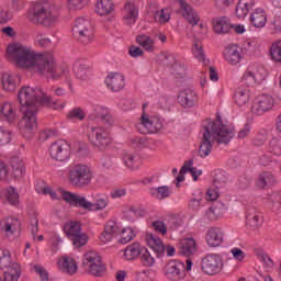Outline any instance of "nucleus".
<instances>
[{"mask_svg": "<svg viewBox=\"0 0 281 281\" xmlns=\"http://www.w3.org/2000/svg\"><path fill=\"white\" fill-rule=\"evenodd\" d=\"M267 150L274 157H281V137H272L267 145Z\"/></svg>", "mask_w": 281, "mask_h": 281, "instance_id": "obj_46", "label": "nucleus"}, {"mask_svg": "<svg viewBox=\"0 0 281 281\" xmlns=\"http://www.w3.org/2000/svg\"><path fill=\"white\" fill-rule=\"evenodd\" d=\"M18 101L21 106L36 109V104H49V97L38 88L24 86L18 91Z\"/></svg>", "mask_w": 281, "mask_h": 281, "instance_id": "obj_5", "label": "nucleus"}, {"mask_svg": "<svg viewBox=\"0 0 281 281\" xmlns=\"http://www.w3.org/2000/svg\"><path fill=\"white\" fill-rule=\"evenodd\" d=\"M184 267V262L169 261L164 268V276L167 280L181 281L186 278V273L183 272Z\"/></svg>", "mask_w": 281, "mask_h": 281, "instance_id": "obj_18", "label": "nucleus"}, {"mask_svg": "<svg viewBox=\"0 0 281 281\" xmlns=\"http://www.w3.org/2000/svg\"><path fill=\"white\" fill-rule=\"evenodd\" d=\"M123 22L125 25H135L139 19V9L134 1H127L122 11Z\"/></svg>", "mask_w": 281, "mask_h": 281, "instance_id": "obj_22", "label": "nucleus"}, {"mask_svg": "<svg viewBox=\"0 0 281 281\" xmlns=\"http://www.w3.org/2000/svg\"><path fill=\"white\" fill-rule=\"evenodd\" d=\"M262 225V213L256 210H248L246 213V227L251 232H256Z\"/></svg>", "mask_w": 281, "mask_h": 281, "instance_id": "obj_34", "label": "nucleus"}, {"mask_svg": "<svg viewBox=\"0 0 281 281\" xmlns=\"http://www.w3.org/2000/svg\"><path fill=\"white\" fill-rule=\"evenodd\" d=\"M34 41L40 45V47H49V45H52V40L43 36L41 31H36L34 33Z\"/></svg>", "mask_w": 281, "mask_h": 281, "instance_id": "obj_61", "label": "nucleus"}, {"mask_svg": "<svg viewBox=\"0 0 281 281\" xmlns=\"http://www.w3.org/2000/svg\"><path fill=\"white\" fill-rule=\"evenodd\" d=\"M138 133L146 135L148 133H159L164 128V120L159 116L143 112L140 120L136 125Z\"/></svg>", "mask_w": 281, "mask_h": 281, "instance_id": "obj_8", "label": "nucleus"}, {"mask_svg": "<svg viewBox=\"0 0 281 281\" xmlns=\"http://www.w3.org/2000/svg\"><path fill=\"white\" fill-rule=\"evenodd\" d=\"M251 100V91L249 88H245L239 86L234 94V101L239 106V109H247L249 106V102Z\"/></svg>", "mask_w": 281, "mask_h": 281, "instance_id": "obj_30", "label": "nucleus"}, {"mask_svg": "<svg viewBox=\"0 0 281 281\" xmlns=\"http://www.w3.org/2000/svg\"><path fill=\"white\" fill-rule=\"evenodd\" d=\"M136 43L144 49V52H147L148 54H153L154 52H157V41L155 37L148 35V34H139L136 36Z\"/></svg>", "mask_w": 281, "mask_h": 281, "instance_id": "obj_32", "label": "nucleus"}, {"mask_svg": "<svg viewBox=\"0 0 281 281\" xmlns=\"http://www.w3.org/2000/svg\"><path fill=\"white\" fill-rule=\"evenodd\" d=\"M227 213V207L221 205V206H215L210 210L209 216L210 218H223L225 214Z\"/></svg>", "mask_w": 281, "mask_h": 281, "instance_id": "obj_62", "label": "nucleus"}, {"mask_svg": "<svg viewBox=\"0 0 281 281\" xmlns=\"http://www.w3.org/2000/svg\"><path fill=\"white\" fill-rule=\"evenodd\" d=\"M231 255L236 262H245V260L247 259V252H245L239 247H233L231 249Z\"/></svg>", "mask_w": 281, "mask_h": 281, "instance_id": "obj_58", "label": "nucleus"}, {"mask_svg": "<svg viewBox=\"0 0 281 281\" xmlns=\"http://www.w3.org/2000/svg\"><path fill=\"white\" fill-rule=\"evenodd\" d=\"M178 102L184 109H192L199 102V94L192 89H184L178 94Z\"/></svg>", "mask_w": 281, "mask_h": 281, "instance_id": "obj_25", "label": "nucleus"}, {"mask_svg": "<svg viewBox=\"0 0 281 281\" xmlns=\"http://www.w3.org/2000/svg\"><path fill=\"white\" fill-rule=\"evenodd\" d=\"M36 113V108H26L22 119L19 121L18 126L24 137H32L38 127Z\"/></svg>", "mask_w": 281, "mask_h": 281, "instance_id": "obj_10", "label": "nucleus"}, {"mask_svg": "<svg viewBox=\"0 0 281 281\" xmlns=\"http://www.w3.org/2000/svg\"><path fill=\"white\" fill-rule=\"evenodd\" d=\"M74 71L76 78H79V80H85L87 76H89V68L87 65H85L83 61H77L74 64Z\"/></svg>", "mask_w": 281, "mask_h": 281, "instance_id": "obj_52", "label": "nucleus"}, {"mask_svg": "<svg viewBox=\"0 0 281 281\" xmlns=\"http://www.w3.org/2000/svg\"><path fill=\"white\" fill-rule=\"evenodd\" d=\"M225 240V232L221 227H211L206 233L209 247H221Z\"/></svg>", "mask_w": 281, "mask_h": 281, "instance_id": "obj_28", "label": "nucleus"}, {"mask_svg": "<svg viewBox=\"0 0 281 281\" xmlns=\"http://www.w3.org/2000/svg\"><path fill=\"white\" fill-rule=\"evenodd\" d=\"M145 248L146 246L142 245L139 241H135L125 248L123 256L125 260H136V258L142 256Z\"/></svg>", "mask_w": 281, "mask_h": 281, "instance_id": "obj_38", "label": "nucleus"}, {"mask_svg": "<svg viewBox=\"0 0 281 281\" xmlns=\"http://www.w3.org/2000/svg\"><path fill=\"white\" fill-rule=\"evenodd\" d=\"M276 181V178L273 177V173L266 171L259 175L257 179V186L258 188H267V186H271Z\"/></svg>", "mask_w": 281, "mask_h": 281, "instance_id": "obj_50", "label": "nucleus"}, {"mask_svg": "<svg viewBox=\"0 0 281 281\" xmlns=\"http://www.w3.org/2000/svg\"><path fill=\"white\" fill-rule=\"evenodd\" d=\"M139 261L142 267H145V269H150L151 267H155L157 260L153 257V254H150V250L145 247L143 251L140 252Z\"/></svg>", "mask_w": 281, "mask_h": 281, "instance_id": "obj_44", "label": "nucleus"}, {"mask_svg": "<svg viewBox=\"0 0 281 281\" xmlns=\"http://www.w3.org/2000/svg\"><path fill=\"white\" fill-rule=\"evenodd\" d=\"M227 180L223 175L216 176L212 187L206 191V201H216L221 196V190L225 188Z\"/></svg>", "mask_w": 281, "mask_h": 281, "instance_id": "obj_26", "label": "nucleus"}, {"mask_svg": "<svg viewBox=\"0 0 281 281\" xmlns=\"http://www.w3.org/2000/svg\"><path fill=\"white\" fill-rule=\"evenodd\" d=\"M165 221L167 223V231L169 229V232H176V229H179V227H181V220H179V217L175 215L169 216Z\"/></svg>", "mask_w": 281, "mask_h": 281, "instance_id": "obj_59", "label": "nucleus"}, {"mask_svg": "<svg viewBox=\"0 0 281 281\" xmlns=\"http://www.w3.org/2000/svg\"><path fill=\"white\" fill-rule=\"evenodd\" d=\"M151 227H154L155 232L161 234V236H166L168 234V226L166 221L157 220L151 223Z\"/></svg>", "mask_w": 281, "mask_h": 281, "instance_id": "obj_60", "label": "nucleus"}, {"mask_svg": "<svg viewBox=\"0 0 281 281\" xmlns=\"http://www.w3.org/2000/svg\"><path fill=\"white\" fill-rule=\"evenodd\" d=\"M0 117L3 122H8V124H14V122L19 120V114H16V110L12 102L5 101L0 104Z\"/></svg>", "mask_w": 281, "mask_h": 281, "instance_id": "obj_27", "label": "nucleus"}, {"mask_svg": "<svg viewBox=\"0 0 281 281\" xmlns=\"http://www.w3.org/2000/svg\"><path fill=\"white\" fill-rule=\"evenodd\" d=\"M71 205L72 207H83V210H89V212H102L109 207V198H99L97 201L90 202L80 194H71Z\"/></svg>", "mask_w": 281, "mask_h": 281, "instance_id": "obj_11", "label": "nucleus"}, {"mask_svg": "<svg viewBox=\"0 0 281 281\" xmlns=\"http://www.w3.org/2000/svg\"><path fill=\"white\" fill-rule=\"evenodd\" d=\"M192 55L198 59L199 63H205V52L203 50V43L199 38L193 40Z\"/></svg>", "mask_w": 281, "mask_h": 281, "instance_id": "obj_43", "label": "nucleus"}, {"mask_svg": "<svg viewBox=\"0 0 281 281\" xmlns=\"http://www.w3.org/2000/svg\"><path fill=\"white\" fill-rule=\"evenodd\" d=\"M0 199L9 205H19V191L14 187H8L1 191Z\"/></svg>", "mask_w": 281, "mask_h": 281, "instance_id": "obj_39", "label": "nucleus"}, {"mask_svg": "<svg viewBox=\"0 0 281 281\" xmlns=\"http://www.w3.org/2000/svg\"><path fill=\"white\" fill-rule=\"evenodd\" d=\"M186 170L191 175L193 181H199V178L203 175V170L194 167V160H188L184 162L182 166V172H186Z\"/></svg>", "mask_w": 281, "mask_h": 281, "instance_id": "obj_49", "label": "nucleus"}, {"mask_svg": "<svg viewBox=\"0 0 281 281\" xmlns=\"http://www.w3.org/2000/svg\"><path fill=\"white\" fill-rule=\"evenodd\" d=\"M35 191L37 194H48L53 201H59L60 198L56 193V191L52 190V188L44 186V187H38L35 186Z\"/></svg>", "mask_w": 281, "mask_h": 281, "instance_id": "obj_56", "label": "nucleus"}, {"mask_svg": "<svg viewBox=\"0 0 281 281\" xmlns=\"http://www.w3.org/2000/svg\"><path fill=\"white\" fill-rule=\"evenodd\" d=\"M267 78V70L255 64H250L246 67L239 79V86L246 89H254L265 82Z\"/></svg>", "mask_w": 281, "mask_h": 281, "instance_id": "obj_6", "label": "nucleus"}, {"mask_svg": "<svg viewBox=\"0 0 281 281\" xmlns=\"http://www.w3.org/2000/svg\"><path fill=\"white\" fill-rule=\"evenodd\" d=\"M82 267L90 273V276H94L95 278H102L104 276V265H102V257L100 254L94 250H90L83 255L82 258Z\"/></svg>", "mask_w": 281, "mask_h": 281, "instance_id": "obj_7", "label": "nucleus"}, {"mask_svg": "<svg viewBox=\"0 0 281 281\" xmlns=\"http://www.w3.org/2000/svg\"><path fill=\"white\" fill-rule=\"evenodd\" d=\"M95 12L99 16H109L115 12V2L113 0H98Z\"/></svg>", "mask_w": 281, "mask_h": 281, "instance_id": "obj_37", "label": "nucleus"}, {"mask_svg": "<svg viewBox=\"0 0 281 281\" xmlns=\"http://www.w3.org/2000/svg\"><path fill=\"white\" fill-rule=\"evenodd\" d=\"M14 262H12V255L10 250L0 248V269H10Z\"/></svg>", "mask_w": 281, "mask_h": 281, "instance_id": "obj_51", "label": "nucleus"}, {"mask_svg": "<svg viewBox=\"0 0 281 281\" xmlns=\"http://www.w3.org/2000/svg\"><path fill=\"white\" fill-rule=\"evenodd\" d=\"M135 238V229L133 227H123L121 226V231L119 232V243L122 245H126L131 243Z\"/></svg>", "mask_w": 281, "mask_h": 281, "instance_id": "obj_48", "label": "nucleus"}, {"mask_svg": "<svg viewBox=\"0 0 281 281\" xmlns=\"http://www.w3.org/2000/svg\"><path fill=\"white\" fill-rule=\"evenodd\" d=\"M106 232H109L112 236H119L120 235V231L122 229V225H120L117 222L114 221H109L105 224V228Z\"/></svg>", "mask_w": 281, "mask_h": 281, "instance_id": "obj_63", "label": "nucleus"}, {"mask_svg": "<svg viewBox=\"0 0 281 281\" xmlns=\"http://www.w3.org/2000/svg\"><path fill=\"white\" fill-rule=\"evenodd\" d=\"M19 278H21V266H19V263H12V266L4 271V281H19Z\"/></svg>", "mask_w": 281, "mask_h": 281, "instance_id": "obj_47", "label": "nucleus"}, {"mask_svg": "<svg viewBox=\"0 0 281 281\" xmlns=\"http://www.w3.org/2000/svg\"><path fill=\"white\" fill-rule=\"evenodd\" d=\"M224 267L223 256L218 254H209L201 261V269L206 276H218Z\"/></svg>", "mask_w": 281, "mask_h": 281, "instance_id": "obj_12", "label": "nucleus"}, {"mask_svg": "<svg viewBox=\"0 0 281 281\" xmlns=\"http://www.w3.org/2000/svg\"><path fill=\"white\" fill-rule=\"evenodd\" d=\"M57 266H58L59 271H61L63 273H71V261L68 256L61 257L57 261Z\"/></svg>", "mask_w": 281, "mask_h": 281, "instance_id": "obj_55", "label": "nucleus"}, {"mask_svg": "<svg viewBox=\"0 0 281 281\" xmlns=\"http://www.w3.org/2000/svg\"><path fill=\"white\" fill-rule=\"evenodd\" d=\"M175 3L178 4L179 12L186 19L189 25H199V21L201 18L199 16V12L188 3L186 0H175Z\"/></svg>", "mask_w": 281, "mask_h": 281, "instance_id": "obj_17", "label": "nucleus"}, {"mask_svg": "<svg viewBox=\"0 0 281 281\" xmlns=\"http://www.w3.org/2000/svg\"><path fill=\"white\" fill-rule=\"evenodd\" d=\"M180 252L182 256H192L196 254V241L194 238H184L180 241Z\"/></svg>", "mask_w": 281, "mask_h": 281, "instance_id": "obj_40", "label": "nucleus"}, {"mask_svg": "<svg viewBox=\"0 0 281 281\" xmlns=\"http://www.w3.org/2000/svg\"><path fill=\"white\" fill-rule=\"evenodd\" d=\"M93 179L91 167L85 164H76L71 169V186L76 188H85L89 186Z\"/></svg>", "mask_w": 281, "mask_h": 281, "instance_id": "obj_9", "label": "nucleus"}, {"mask_svg": "<svg viewBox=\"0 0 281 281\" xmlns=\"http://www.w3.org/2000/svg\"><path fill=\"white\" fill-rule=\"evenodd\" d=\"M122 161L130 170H139L142 168V156L135 151H124Z\"/></svg>", "mask_w": 281, "mask_h": 281, "instance_id": "obj_29", "label": "nucleus"}, {"mask_svg": "<svg viewBox=\"0 0 281 281\" xmlns=\"http://www.w3.org/2000/svg\"><path fill=\"white\" fill-rule=\"evenodd\" d=\"M104 83L110 91L117 93L126 86V77L122 72H110L105 77Z\"/></svg>", "mask_w": 281, "mask_h": 281, "instance_id": "obj_20", "label": "nucleus"}, {"mask_svg": "<svg viewBox=\"0 0 281 281\" xmlns=\"http://www.w3.org/2000/svg\"><path fill=\"white\" fill-rule=\"evenodd\" d=\"M212 25L215 34H227L232 30V22L227 16L213 19Z\"/></svg>", "mask_w": 281, "mask_h": 281, "instance_id": "obj_36", "label": "nucleus"}, {"mask_svg": "<svg viewBox=\"0 0 281 281\" xmlns=\"http://www.w3.org/2000/svg\"><path fill=\"white\" fill-rule=\"evenodd\" d=\"M267 11L262 7H258L250 12L249 23L256 30H262L267 25Z\"/></svg>", "mask_w": 281, "mask_h": 281, "instance_id": "obj_24", "label": "nucleus"}, {"mask_svg": "<svg viewBox=\"0 0 281 281\" xmlns=\"http://www.w3.org/2000/svg\"><path fill=\"white\" fill-rule=\"evenodd\" d=\"M88 137L91 144L100 150H104V148H109L113 144L111 133L103 127H92Z\"/></svg>", "mask_w": 281, "mask_h": 281, "instance_id": "obj_14", "label": "nucleus"}, {"mask_svg": "<svg viewBox=\"0 0 281 281\" xmlns=\"http://www.w3.org/2000/svg\"><path fill=\"white\" fill-rule=\"evenodd\" d=\"M136 281H157V272L153 270H142L135 273Z\"/></svg>", "mask_w": 281, "mask_h": 281, "instance_id": "obj_53", "label": "nucleus"}, {"mask_svg": "<svg viewBox=\"0 0 281 281\" xmlns=\"http://www.w3.org/2000/svg\"><path fill=\"white\" fill-rule=\"evenodd\" d=\"M59 16L58 9L48 1L35 2L29 14L31 23H38L40 25H44V27L56 25Z\"/></svg>", "mask_w": 281, "mask_h": 281, "instance_id": "obj_3", "label": "nucleus"}, {"mask_svg": "<svg viewBox=\"0 0 281 281\" xmlns=\"http://www.w3.org/2000/svg\"><path fill=\"white\" fill-rule=\"evenodd\" d=\"M145 243L149 249H153V251L157 254L158 258L164 256V240H161L159 236L147 233L145 235Z\"/></svg>", "mask_w": 281, "mask_h": 281, "instance_id": "obj_31", "label": "nucleus"}, {"mask_svg": "<svg viewBox=\"0 0 281 281\" xmlns=\"http://www.w3.org/2000/svg\"><path fill=\"white\" fill-rule=\"evenodd\" d=\"M89 120L92 122H95V120H104V122H108V124H112L113 116L111 115V110L104 108L103 105H97L89 115Z\"/></svg>", "mask_w": 281, "mask_h": 281, "instance_id": "obj_35", "label": "nucleus"}, {"mask_svg": "<svg viewBox=\"0 0 281 281\" xmlns=\"http://www.w3.org/2000/svg\"><path fill=\"white\" fill-rule=\"evenodd\" d=\"M72 32L77 43L83 47H89L95 41V24L87 18H77L72 25Z\"/></svg>", "mask_w": 281, "mask_h": 281, "instance_id": "obj_4", "label": "nucleus"}, {"mask_svg": "<svg viewBox=\"0 0 281 281\" xmlns=\"http://www.w3.org/2000/svg\"><path fill=\"white\" fill-rule=\"evenodd\" d=\"M34 271L36 273H38L40 276V280L42 281H49V272H47V270L45 269V267L41 266V265H35L33 267Z\"/></svg>", "mask_w": 281, "mask_h": 281, "instance_id": "obj_64", "label": "nucleus"}, {"mask_svg": "<svg viewBox=\"0 0 281 281\" xmlns=\"http://www.w3.org/2000/svg\"><path fill=\"white\" fill-rule=\"evenodd\" d=\"M270 56L274 63H281V40L274 42L270 47Z\"/></svg>", "mask_w": 281, "mask_h": 281, "instance_id": "obj_54", "label": "nucleus"}, {"mask_svg": "<svg viewBox=\"0 0 281 281\" xmlns=\"http://www.w3.org/2000/svg\"><path fill=\"white\" fill-rule=\"evenodd\" d=\"M234 137V127L217 116L215 120H206L202 125V142L200 144L198 155L202 159L210 157L212 145L229 144Z\"/></svg>", "mask_w": 281, "mask_h": 281, "instance_id": "obj_2", "label": "nucleus"}, {"mask_svg": "<svg viewBox=\"0 0 281 281\" xmlns=\"http://www.w3.org/2000/svg\"><path fill=\"white\" fill-rule=\"evenodd\" d=\"M11 168L12 175L15 179H21L25 177V164L20 158H12L11 159Z\"/></svg>", "mask_w": 281, "mask_h": 281, "instance_id": "obj_42", "label": "nucleus"}, {"mask_svg": "<svg viewBox=\"0 0 281 281\" xmlns=\"http://www.w3.org/2000/svg\"><path fill=\"white\" fill-rule=\"evenodd\" d=\"M276 106V99L271 94H259L255 98L251 111L256 115H262Z\"/></svg>", "mask_w": 281, "mask_h": 281, "instance_id": "obj_16", "label": "nucleus"}, {"mask_svg": "<svg viewBox=\"0 0 281 281\" xmlns=\"http://www.w3.org/2000/svg\"><path fill=\"white\" fill-rule=\"evenodd\" d=\"M7 58L20 69L36 71L40 76H46L53 80L67 78L69 69H63L56 65V59L52 53H37L21 43L9 44L7 47Z\"/></svg>", "mask_w": 281, "mask_h": 281, "instance_id": "obj_1", "label": "nucleus"}, {"mask_svg": "<svg viewBox=\"0 0 281 281\" xmlns=\"http://www.w3.org/2000/svg\"><path fill=\"white\" fill-rule=\"evenodd\" d=\"M0 228L5 236H14L18 229H21V221L16 217H7L0 222Z\"/></svg>", "mask_w": 281, "mask_h": 281, "instance_id": "obj_33", "label": "nucleus"}, {"mask_svg": "<svg viewBox=\"0 0 281 281\" xmlns=\"http://www.w3.org/2000/svg\"><path fill=\"white\" fill-rule=\"evenodd\" d=\"M1 87L7 93H14L21 87V77L4 72L1 76Z\"/></svg>", "mask_w": 281, "mask_h": 281, "instance_id": "obj_23", "label": "nucleus"}, {"mask_svg": "<svg viewBox=\"0 0 281 281\" xmlns=\"http://www.w3.org/2000/svg\"><path fill=\"white\" fill-rule=\"evenodd\" d=\"M223 58L231 67H240V63L245 60V54L237 44H228L223 50Z\"/></svg>", "mask_w": 281, "mask_h": 281, "instance_id": "obj_15", "label": "nucleus"}, {"mask_svg": "<svg viewBox=\"0 0 281 281\" xmlns=\"http://www.w3.org/2000/svg\"><path fill=\"white\" fill-rule=\"evenodd\" d=\"M172 11L169 8H164L155 12L154 21L160 25H164L170 21Z\"/></svg>", "mask_w": 281, "mask_h": 281, "instance_id": "obj_45", "label": "nucleus"}, {"mask_svg": "<svg viewBox=\"0 0 281 281\" xmlns=\"http://www.w3.org/2000/svg\"><path fill=\"white\" fill-rule=\"evenodd\" d=\"M48 153L55 161H69L71 157V144L65 139L52 143Z\"/></svg>", "mask_w": 281, "mask_h": 281, "instance_id": "obj_13", "label": "nucleus"}, {"mask_svg": "<svg viewBox=\"0 0 281 281\" xmlns=\"http://www.w3.org/2000/svg\"><path fill=\"white\" fill-rule=\"evenodd\" d=\"M71 243L75 249H80L89 243V235L82 232V225L79 222H72L71 224Z\"/></svg>", "mask_w": 281, "mask_h": 281, "instance_id": "obj_19", "label": "nucleus"}, {"mask_svg": "<svg viewBox=\"0 0 281 281\" xmlns=\"http://www.w3.org/2000/svg\"><path fill=\"white\" fill-rule=\"evenodd\" d=\"M149 194L153 199H157V201H164V199H168L172 192L170 191V187L161 186L151 188L149 190Z\"/></svg>", "mask_w": 281, "mask_h": 281, "instance_id": "obj_41", "label": "nucleus"}, {"mask_svg": "<svg viewBox=\"0 0 281 281\" xmlns=\"http://www.w3.org/2000/svg\"><path fill=\"white\" fill-rule=\"evenodd\" d=\"M10 142H12V132L3 126H0V146H8Z\"/></svg>", "mask_w": 281, "mask_h": 281, "instance_id": "obj_57", "label": "nucleus"}, {"mask_svg": "<svg viewBox=\"0 0 281 281\" xmlns=\"http://www.w3.org/2000/svg\"><path fill=\"white\" fill-rule=\"evenodd\" d=\"M259 0H238L235 8V16L238 21H245L247 16H249V12L255 10L256 5H258Z\"/></svg>", "mask_w": 281, "mask_h": 281, "instance_id": "obj_21", "label": "nucleus"}]
</instances>
